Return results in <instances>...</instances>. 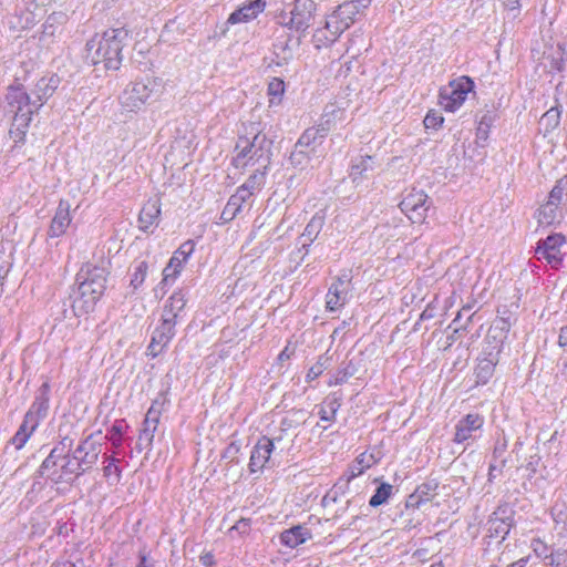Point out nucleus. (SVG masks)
<instances>
[{
  "label": "nucleus",
  "instance_id": "nucleus-1",
  "mask_svg": "<svg viewBox=\"0 0 567 567\" xmlns=\"http://www.w3.org/2000/svg\"><path fill=\"white\" fill-rule=\"evenodd\" d=\"M73 445L72 437H62L42 462L39 468L40 476L55 484L70 482L72 476L79 477L96 464L101 444L94 440V434L81 440L75 449Z\"/></svg>",
  "mask_w": 567,
  "mask_h": 567
},
{
  "label": "nucleus",
  "instance_id": "nucleus-2",
  "mask_svg": "<svg viewBox=\"0 0 567 567\" xmlns=\"http://www.w3.org/2000/svg\"><path fill=\"white\" fill-rule=\"evenodd\" d=\"M106 270L91 264H85L76 274L78 288L70 295L71 311L74 317H81L94 310L96 302L106 288Z\"/></svg>",
  "mask_w": 567,
  "mask_h": 567
},
{
  "label": "nucleus",
  "instance_id": "nucleus-3",
  "mask_svg": "<svg viewBox=\"0 0 567 567\" xmlns=\"http://www.w3.org/2000/svg\"><path fill=\"white\" fill-rule=\"evenodd\" d=\"M128 39L124 28L110 29L87 41L86 59L94 65L102 64L106 70H118L123 61V48Z\"/></svg>",
  "mask_w": 567,
  "mask_h": 567
},
{
  "label": "nucleus",
  "instance_id": "nucleus-4",
  "mask_svg": "<svg viewBox=\"0 0 567 567\" xmlns=\"http://www.w3.org/2000/svg\"><path fill=\"white\" fill-rule=\"evenodd\" d=\"M249 136H239L233 158V165L236 168H245L248 165L259 164L258 167L267 169L270 164L271 141L262 134L258 126L250 124Z\"/></svg>",
  "mask_w": 567,
  "mask_h": 567
},
{
  "label": "nucleus",
  "instance_id": "nucleus-5",
  "mask_svg": "<svg viewBox=\"0 0 567 567\" xmlns=\"http://www.w3.org/2000/svg\"><path fill=\"white\" fill-rule=\"evenodd\" d=\"M7 101L14 113L10 135L14 143L24 141L27 128L32 115L40 109L37 102H31L30 96L22 87H11L7 94Z\"/></svg>",
  "mask_w": 567,
  "mask_h": 567
},
{
  "label": "nucleus",
  "instance_id": "nucleus-6",
  "mask_svg": "<svg viewBox=\"0 0 567 567\" xmlns=\"http://www.w3.org/2000/svg\"><path fill=\"white\" fill-rule=\"evenodd\" d=\"M161 81L154 78H145L130 82L118 100L121 106L127 112H137L145 106L153 96H157Z\"/></svg>",
  "mask_w": 567,
  "mask_h": 567
},
{
  "label": "nucleus",
  "instance_id": "nucleus-7",
  "mask_svg": "<svg viewBox=\"0 0 567 567\" xmlns=\"http://www.w3.org/2000/svg\"><path fill=\"white\" fill-rule=\"evenodd\" d=\"M315 11L313 0H295L288 11L282 10L278 14V23L296 32H305L313 21Z\"/></svg>",
  "mask_w": 567,
  "mask_h": 567
},
{
  "label": "nucleus",
  "instance_id": "nucleus-8",
  "mask_svg": "<svg viewBox=\"0 0 567 567\" xmlns=\"http://www.w3.org/2000/svg\"><path fill=\"white\" fill-rule=\"evenodd\" d=\"M474 82L468 76H460L449 83L440 92V104L445 111L455 112L465 102L473 90Z\"/></svg>",
  "mask_w": 567,
  "mask_h": 567
},
{
  "label": "nucleus",
  "instance_id": "nucleus-9",
  "mask_svg": "<svg viewBox=\"0 0 567 567\" xmlns=\"http://www.w3.org/2000/svg\"><path fill=\"white\" fill-rule=\"evenodd\" d=\"M334 113H340L337 106L327 105L322 114V122L318 126L307 128L296 143V148H310V152H315L316 146L323 142L331 130L330 115Z\"/></svg>",
  "mask_w": 567,
  "mask_h": 567
},
{
  "label": "nucleus",
  "instance_id": "nucleus-10",
  "mask_svg": "<svg viewBox=\"0 0 567 567\" xmlns=\"http://www.w3.org/2000/svg\"><path fill=\"white\" fill-rule=\"evenodd\" d=\"M369 0H352L340 4L327 18L330 20V27L336 29L337 32L343 33L355 21V17L368 8Z\"/></svg>",
  "mask_w": 567,
  "mask_h": 567
},
{
  "label": "nucleus",
  "instance_id": "nucleus-11",
  "mask_svg": "<svg viewBox=\"0 0 567 567\" xmlns=\"http://www.w3.org/2000/svg\"><path fill=\"white\" fill-rule=\"evenodd\" d=\"M514 515L515 511L509 504L499 505L487 522L488 536L501 537L504 540L515 524Z\"/></svg>",
  "mask_w": 567,
  "mask_h": 567
},
{
  "label": "nucleus",
  "instance_id": "nucleus-12",
  "mask_svg": "<svg viewBox=\"0 0 567 567\" xmlns=\"http://www.w3.org/2000/svg\"><path fill=\"white\" fill-rule=\"evenodd\" d=\"M400 208L412 223H422L430 208L429 197L423 190L413 189L401 200Z\"/></svg>",
  "mask_w": 567,
  "mask_h": 567
},
{
  "label": "nucleus",
  "instance_id": "nucleus-13",
  "mask_svg": "<svg viewBox=\"0 0 567 567\" xmlns=\"http://www.w3.org/2000/svg\"><path fill=\"white\" fill-rule=\"evenodd\" d=\"M565 237L560 234L549 235L538 241L536 255L538 259H545L553 268H558L563 261L560 247L565 244Z\"/></svg>",
  "mask_w": 567,
  "mask_h": 567
},
{
  "label": "nucleus",
  "instance_id": "nucleus-14",
  "mask_svg": "<svg viewBox=\"0 0 567 567\" xmlns=\"http://www.w3.org/2000/svg\"><path fill=\"white\" fill-rule=\"evenodd\" d=\"M177 323L169 319L162 318L161 324L154 330L152 340L147 347V355L156 358L175 337V326Z\"/></svg>",
  "mask_w": 567,
  "mask_h": 567
},
{
  "label": "nucleus",
  "instance_id": "nucleus-15",
  "mask_svg": "<svg viewBox=\"0 0 567 567\" xmlns=\"http://www.w3.org/2000/svg\"><path fill=\"white\" fill-rule=\"evenodd\" d=\"M350 290V278L348 275L339 276L333 281L326 296V308L336 311L344 306Z\"/></svg>",
  "mask_w": 567,
  "mask_h": 567
},
{
  "label": "nucleus",
  "instance_id": "nucleus-16",
  "mask_svg": "<svg viewBox=\"0 0 567 567\" xmlns=\"http://www.w3.org/2000/svg\"><path fill=\"white\" fill-rule=\"evenodd\" d=\"M483 424L484 417L478 413L466 414L456 423L453 441L457 444H462L474 439V433L481 430Z\"/></svg>",
  "mask_w": 567,
  "mask_h": 567
},
{
  "label": "nucleus",
  "instance_id": "nucleus-17",
  "mask_svg": "<svg viewBox=\"0 0 567 567\" xmlns=\"http://www.w3.org/2000/svg\"><path fill=\"white\" fill-rule=\"evenodd\" d=\"M275 449L274 440L268 436H261L256 445L254 446L250 460H249V471L250 473H256L261 471L265 465L268 463L270 455Z\"/></svg>",
  "mask_w": 567,
  "mask_h": 567
},
{
  "label": "nucleus",
  "instance_id": "nucleus-18",
  "mask_svg": "<svg viewBox=\"0 0 567 567\" xmlns=\"http://www.w3.org/2000/svg\"><path fill=\"white\" fill-rule=\"evenodd\" d=\"M70 209L71 205L68 200L61 199L59 202L55 214L51 220V225L48 230L49 237L55 238L65 234L72 220Z\"/></svg>",
  "mask_w": 567,
  "mask_h": 567
},
{
  "label": "nucleus",
  "instance_id": "nucleus-19",
  "mask_svg": "<svg viewBox=\"0 0 567 567\" xmlns=\"http://www.w3.org/2000/svg\"><path fill=\"white\" fill-rule=\"evenodd\" d=\"M477 365L475 368L476 382L486 384L494 374L495 367L499 361V357L496 351L484 352L477 359Z\"/></svg>",
  "mask_w": 567,
  "mask_h": 567
},
{
  "label": "nucleus",
  "instance_id": "nucleus-20",
  "mask_svg": "<svg viewBox=\"0 0 567 567\" xmlns=\"http://www.w3.org/2000/svg\"><path fill=\"white\" fill-rule=\"evenodd\" d=\"M186 303L187 299L185 291L177 290L173 292L164 305L162 318L169 319V321L177 323L183 317Z\"/></svg>",
  "mask_w": 567,
  "mask_h": 567
},
{
  "label": "nucleus",
  "instance_id": "nucleus-21",
  "mask_svg": "<svg viewBox=\"0 0 567 567\" xmlns=\"http://www.w3.org/2000/svg\"><path fill=\"white\" fill-rule=\"evenodd\" d=\"M158 424V412L155 411L153 408H151L145 416V420L143 422V429L140 432L138 441H137V449L140 451L142 450H151L154 433L157 429Z\"/></svg>",
  "mask_w": 567,
  "mask_h": 567
},
{
  "label": "nucleus",
  "instance_id": "nucleus-22",
  "mask_svg": "<svg viewBox=\"0 0 567 567\" xmlns=\"http://www.w3.org/2000/svg\"><path fill=\"white\" fill-rule=\"evenodd\" d=\"M374 168V157L365 155L354 158L350 171V178L352 179V183H354L355 186L361 185L365 179L370 178Z\"/></svg>",
  "mask_w": 567,
  "mask_h": 567
},
{
  "label": "nucleus",
  "instance_id": "nucleus-23",
  "mask_svg": "<svg viewBox=\"0 0 567 567\" xmlns=\"http://www.w3.org/2000/svg\"><path fill=\"white\" fill-rule=\"evenodd\" d=\"M266 2L264 0H250L239 9L235 10L227 19V23L236 24L240 22H248L265 10Z\"/></svg>",
  "mask_w": 567,
  "mask_h": 567
},
{
  "label": "nucleus",
  "instance_id": "nucleus-24",
  "mask_svg": "<svg viewBox=\"0 0 567 567\" xmlns=\"http://www.w3.org/2000/svg\"><path fill=\"white\" fill-rule=\"evenodd\" d=\"M49 402L50 384L49 382H44L38 389L34 401L30 406L29 411L27 412L28 419H31V416L37 417L38 420L44 419L48 415Z\"/></svg>",
  "mask_w": 567,
  "mask_h": 567
},
{
  "label": "nucleus",
  "instance_id": "nucleus-25",
  "mask_svg": "<svg viewBox=\"0 0 567 567\" xmlns=\"http://www.w3.org/2000/svg\"><path fill=\"white\" fill-rule=\"evenodd\" d=\"M311 537L309 528L297 525L280 534V542L289 548H296Z\"/></svg>",
  "mask_w": 567,
  "mask_h": 567
},
{
  "label": "nucleus",
  "instance_id": "nucleus-26",
  "mask_svg": "<svg viewBox=\"0 0 567 567\" xmlns=\"http://www.w3.org/2000/svg\"><path fill=\"white\" fill-rule=\"evenodd\" d=\"M60 79L56 75L40 79L37 82L35 89L33 91L34 95L37 96V100H34L33 102H37V104L41 107L42 103L47 101L50 96H52V94L58 89Z\"/></svg>",
  "mask_w": 567,
  "mask_h": 567
},
{
  "label": "nucleus",
  "instance_id": "nucleus-27",
  "mask_svg": "<svg viewBox=\"0 0 567 567\" xmlns=\"http://www.w3.org/2000/svg\"><path fill=\"white\" fill-rule=\"evenodd\" d=\"M330 20L327 18L326 24L322 28H318L312 35V43L317 49L327 48L334 43L338 38L342 34L341 32H334L336 29L330 27Z\"/></svg>",
  "mask_w": 567,
  "mask_h": 567
},
{
  "label": "nucleus",
  "instance_id": "nucleus-28",
  "mask_svg": "<svg viewBox=\"0 0 567 567\" xmlns=\"http://www.w3.org/2000/svg\"><path fill=\"white\" fill-rule=\"evenodd\" d=\"M161 214L159 205L156 200L147 202L141 209L138 216L140 228L146 231L158 220Z\"/></svg>",
  "mask_w": 567,
  "mask_h": 567
},
{
  "label": "nucleus",
  "instance_id": "nucleus-29",
  "mask_svg": "<svg viewBox=\"0 0 567 567\" xmlns=\"http://www.w3.org/2000/svg\"><path fill=\"white\" fill-rule=\"evenodd\" d=\"M341 406V396L337 393L329 394L323 402L319 405L320 420L326 422H333L336 414Z\"/></svg>",
  "mask_w": 567,
  "mask_h": 567
},
{
  "label": "nucleus",
  "instance_id": "nucleus-30",
  "mask_svg": "<svg viewBox=\"0 0 567 567\" xmlns=\"http://www.w3.org/2000/svg\"><path fill=\"white\" fill-rule=\"evenodd\" d=\"M560 208L553 202H546L537 212V220L539 225L551 226L560 219Z\"/></svg>",
  "mask_w": 567,
  "mask_h": 567
},
{
  "label": "nucleus",
  "instance_id": "nucleus-31",
  "mask_svg": "<svg viewBox=\"0 0 567 567\" xmlns=\"http://www.w3.org/2000/svg\"><path fill=\"white\" fill-rule=\"evenodd\" d=\"M324 225V217L321 214H315L312 218L307 224L301 238L303 240L302 247L310 246L315 239L318 237L320 231L322 230V227Z\"/></svg>",
  "mask_w": 567,
  "mask_h": 567
},
{
  "label": "nucleus",
  "instance_id": "nucleus-32",
  "mask_svg": "<svg viewBox=\"0 0 567 567\" xmlns=\"http://www.w3.org/2000/svg\"><path fill=\"white\" fill-rule=\"evenodd\" d=\"M495 115L494 113L487 112L484 114L476 128V138L474 144L478 145L481 148H485L486 141L488 138L489 127L493 125Z\"/></svg>",
  "mask_w": 567,
  "mask_h": 567
},
{
  "label": "nucleus",
  "instance_id": "nucleus-33",
  "mask_svg": "<svg viewBox=\"0 0 567 567\" xmlns=\"http://www.w3.org/2000/svg\"><path fill=\"white\" fill-rule=\"evenodd\" d=\"M548 202H553L557 206L567 203V174L557 181L549 193Z\"/></svg>",
  "mask_w": 567,
  "mask_h": 567
},
{
  "label": "nucleus",
  "instance_id": "nucleus-34",
  "mask_svg": "<svg viewBox=\"0 0 567 567\" xmlns=\"http://www.w3.org/2000/svg\"><path fill=\"white\" fill-rule=\"evenodd\" d=\"M506 338L503 336L502 332H493L491 329L487 332V336L485 338V346L482 351L484 352H497V355L499 357L503 343Z\"/></svg>",
  "mask_w": 567,
  "mask_h": 567
},
{
  "label": "nucleus",
  "instance_id": "nucleus-35",
  "mask_svg": "<svg viewBox=\"0 0 567 567\" xmlns=\"http://www.w3.org/2000/svg\"><path fill=\"white\" fill-rule=\"evenodd\" d=\"M148 270V264L145 260H140L134 265V271L130 281V287L133 291L137 290L145 281Z\"/></svg>",
  "mask_w": 567,
  "mask_h": 567
},
{
  "label": "nucleus",
  "instance_id": "nucleus-36",
  "mask_svg": "<svg viewBox=\"0 0 567 567\" xmlns=\"http://www.w3.org/2000/svg\"><path fill=\"white\" fill-rule=\"evenodd\" d=\"M331 364V358L322 354L318 358L317 362L308 370L306 381L311 382L323 373Z\"/></svg>",
  "mask_w": 567,
  "mask_h": 567
},
{
  "label": "nucleus",
  "instance_id": "nucleus-37",
  "mask_svg": "<svg viewBox=\"0 0 567 567\" xmlns=\"http://www.w3.org/2000/svg\"><path fill=\"white\" fill-rule=\"evenodd\" d=\"M243 203L238 202L237 197L230 196L226 206L220 214L221 223H229L233 220L241 210Z\"/></svg>",
  "mask_w": 567,
  "mask_h": 567
},
{
  "label": "nucleus",
  "instance_id": "nucleus-38",
  "mask_svg": "<svg viewBox=\"0 0 567 567\" xmlns=\"http://www.w3.org/2000/svg\"><path fill=\"white\" fill-rule=\"evenodd\" d=\"M393 491V486L389 483H382L375 491V493L371 496L369 501V505L371 507H378L384 504L389 497L391 496Z\"/></svg>",
  "mask_w": 567,
  "mask_h": 567
},
{
  "label": "nucleus",
  "instance_id": "nucleus-39",
  "mask_svg": "<svg viewBox=\"0 0 567 567\" xmlns=\"http://www.w3.org/2000/svg\"><path fill=\"white\" fill-rule=\"evenodd\" d=\"M439 483L436 480H427L424 483L420 484L415 491L420 495L421 499L424 503L432 501L437 494Z\"/></svg>",
  "mask_w": 567,
  "mask_h": 567
},
{
  "label": "nucleus",
  "instance_id": "nucleus-40",
  "mask_svg": "<svg viewBox=\"0 0 567 567\" xmlns=\"http://www.w3.org/2000/svg\"><path fill=\"white\" fill-rule=\"evenodd\" d=\"M267 169L261 167H257L256 171L247 178L244 185L249 188L251 192L260 189L265 184V176Z\"/></svg>",
  "mask_w": 567,
  "mask_h": 567
},
{
  "label": "nucleus",
  "instance_id": "nucleus-41",
  "mask_svg": "<svg viewBox=\"0 0 567 567\" xmlns=\"http://www.w3.org/2000/svg\"><path fill=\"white\" fill-rule=\"evenodd\" d=\"M124 427L125 425L122 421H116L109 430L106 439L110 440L115 447H118L122 444Z\"/></svg>",
  "mask_w": 567,
  "mask_h": 567
},
{
  "label": "nucleus",
  "instance_id": "nucleus-42",
  "mask_svg": "<svg viewBox=\"0 0 567 567\" xmlns=\"http://www.w3.org/2000/svg\"><path fill=\"white\" fill-rule=\"evenodd\" d=\"M546 564L550 567H567V550L557 549L550 551Z\"/></svg>",
  "mask_w": 567,
  "mask_h": 567
},
{
  "label": "nucleus",
  "instance_id": "nucleus-43",
  "mask_svg": "<svg viewBox=\"0 0 567 567\" xmlns=\"http://www.w3.org/2000/svg\"><path fill=\"white\" fill-rule=\"evenodd\" d=\"M368 467H370V464L363 465V458H357V461L348 468L344 474L346 485H348L357 476L361 475Z\"/></svg>",
  "mask_w": 567,
  "mask_h": 567
},
{
  "label": "nucleus",
  "instance_id": "nucleus-44",
  "mask_svg": "<svg viewBox=\"0 0 567 567\" xmlns=\"http://www.w3.org/2000/svg\"><path fill=\"white\" fill-rule=\"evenodd\" d=\"M106 460L109 461V463L103 468L104 476L107 477V478L114 477V482L118 483L120 478H121V470L117 466L118 460L113 457V456L107 457Z\"/></svg>",
  "mask_w": 567,
  "mask_h": 567
},
{
  "label": "nucleus",
  "instance_id": "nucleus-45",
  "mask_svg": "<svg viewBox=\"0 0 567 567\" xmlns=\"http://www.w3.org/2000/svg\"><path fill=\"white\" fill-rule=\"evenodd\" d=\"M507 450V440L506 439H498L495 443L494 450H493V458L494 461H498L501 463V468L506 466V458H504V454Z\"/></svg>",
  "mask_w": 567,
  "mask_h": 567
},
{
  "label": "nucleus",
  "instance_id": "nucleus-46",
  "mask_svg": "<svg viewBox=\"0 0 567 567\" xmlns=\"http://www.w3.org/2000/svg\"><path fill=\"white\" fill-rule=\"evenodd\" d=\"M470 311H471V307L470 306L463 307L458 311L457 316L455 317V319L452 322V324L455 326V329H454L455 332H458L460 330H466L467 329V326L472 321V318H473L474 313L468 315L467 319H466V321L464 323H462V317H463L464 313H468Z\"/></svg>",
  "mask_w": 567,
  "mask_h": 567
},
{
  "label": "nucleus",
  "instance_id": "nucleus-47",
  "mask_svg": "<svg viewBox=\"0 0 567 567\" xmlns=\"http://www.w3.org/2000/svg\"><path fill=\"white\" fill-rule=\"evenodd\" d=\"M512 327V321L509 319H504V316L498 317L492 327L489 328L493 332H502L505 338H507V333Z\"/></svg>",
  "mask_w": 567,
  "mask_h": 567
},
{
  "label": "nucleus",
  "instance_id": "nucleus-48",
  "mask_svg": "<svg viewBox=\"0 0 567 567\" xmlns=\"http://www.w3.org/2000/svg\"><path fill=\"white\" fill-rule=\"evenodd\" d=\"M443 122H444L443 116L436 112H429L423 121L424 126L426 128H433V130L441 127Z\"/></svg>",
  "mask_w": 567,
  "mask_h": 567
},
{
  "label": "nucleus",
  "instance_id": "nucleus-49",
  "mask_svg": "<svg viewBox=\"0 0 567 567\" xmlns=\"http://www.w3.org/2000/svg\"><path fill=\"white\" fill-rule=\"evenodd\" d=\"M39 425V420L37 417L31 416V419H28V413H25L23 417V422L19 426L18 431L21 433L28 434V436H31V434L35 431V429Z\"/></svg>",
  "mask_w": 567,
  "mask_h": 567
},
{
  "label": "nucleus",
  "instance_id": "nucleus-50",
  "mask_svg": "<svg viewBox=\"0 0 567 567\" xmlns=\"http://www.w3.org/2000/svg\"><path fill=\"white\" fill-rule=\"evenodd\" d=\"M532 548L537 557L543 558L544 560H547L550 553H549V548L546 543H544L539 538L533 539Z\"/></svg>",
  "mask_w": 567,
  "mask_h": 567
},
{
  "label": "nucleus",
  "instance_id": "nucleus-51",
  "mask_svg": "<svg viewBox=\"0 0 567 567\" xmlns=\"http://www.w3.org/2000/svg\"><path fill=\"white\" fill-rule=\"evenodd\" d=\"M560 114L557 110H548L540 118L542 123H545L547 128H555L559 124Z\"/></svg>",
  "mask_w": 567,
  "mask_h": 567
},
{
  "label": "nucleus",
  "instance_id": "nucleus-52",
  "mask_svg": "<svg viewBox=\"0 0 567 567\" xmlns=\"http://www.w3.org/2000/svg\"><path fill=\"white\" fill-rule=\"evenodd\" d=\"M195 244L193 240H187L179 246V248L174 252L173 256H177L183 261H186L188 257L194 252Z\"/></svg>",
  "mask_w": 567,
  "mask_h": 567
},
{
  "label": "nucleus",
  "instance_id": "nucleus-53",
  "mask_svg": "<svg viewBox=\"0 0 567 567\" xmlns=\"http://www.w3.org/2000/svg\"><path fill=\"white\" fill-rule=\"evenodd\" d=\"M178 260L177 256H172L169 259V262L163 270V279L159 284V286L164 287L168 284L169 280H174L178 275H172L175 266V261Z\"/></svg>",
  "mask_w": 567,
  "mask_h": 567
},
{
  "label": "nucleus",
  "instance_id": "nucleus-54",
  "mask_svg": "<svg viewBox=\"0 0 567 567\" xmlns=\"http://www.w3.org/2000/svg\"><path fill=\"white\" fill-rule=\"evenodd\" d=\"M310 151H306L303 148H296L292 151L291 155H290V162L292 165L295 166H302L303 165V161L306 158H308V155H309Z\"/></svg>",
  "mask_w": 567,
  "mask_h": 567
},
{
  "label": "nucleus",
  "instance_id": "nucleus-55",
  "mask_svg": "<svg viewBox=\"0 0 567 567\" xmlns=\"http://www.w3.org/2000/svg\"><path fill=\"white\" fill-rule=\"evenodd\" d=\"M285 92V82L280 79H272L268 85V93L272 96H281Z\"/></svg>",
  "mask_w": 567,
  "mask_h": 567
},
{
  "label": "nucleus",
  "instance_id": "nucleus-56",
  "mask_svg": "<svg viewBox=\"0 0 567 567\" xmlns=\"http://www.w3.org/2000/svg\"><path fill=\"white\" fill-rule=\"evenodd\" d=\"M473 148H468V152H465V155L473 162H483L486 157L485 148H481L478 145L474 144Z\"/></svg>",
  "mask_w": 567,
  "mask_h": 567
},
{
  "label": "nucleus",
  "instance_id": "nucleus-57",
  "mask_svg": "<svg viewBox=\"0 0 567 567\" xmlns=\"http://www.w3.org/2000/svg\"><path fill=\"white\" fill-rule=\"evenodd\" d=\"M254 192L247 188L244 184L239 186L233 197H237L238 202L246 203L251 196Z\"/></svg>",
  "mask_w": 567,
  "mask_h": 567
},
{
  "label": "nucleus",
  "instance_id": "nucleus-58",
  "mask_svg": "<svg viewBox=\"0 0 567 567\" xmlns=\"http://www.w3.org/2000/svg\"><path fill=\"white\" fill-rule=\"evenodd\" d=\"M424 503L423 499H421L420 495L416 491H414L406 499L405 507L406 509H415L419 508Z\"/></svg>",
  "mask_w": 567,
  "mask_h": 567
},
{
  "label": "nucleus",
  "instance_id": "nucleus-59",
  "mask_svg": "<svg viewBox=\"0 0 567 567\" xmlns=\"http://www.w3.org/2000/svg\"><path fill=\"white\" fill-rule=\"evenodd\" d=\"M29 437L30 436H28V434L17 431V433L11 439V444H13L17 450H20L25 445Z\"/></svg>",
  "mask_w": 567,
  "mask_h": 567
},
{
  "label": "nucleus",
  "instance_id": "nucleus-60",
  "mask_svg": "<svg viewBox=\"0 0 567 567\" xmlns=\"http://www.w3.org/2000/svg\"><path fill=\"white\" fill-rule=\"evenodd\" d=\"M251 519L250 518H240L233 527L231 529L237 530L240 534L248 533L250 528Z\"/></svg>",
  "mask_w": 567,
  "mask_h": 567
},
{
  "label": "nucleus",
  "instance_id": "nucleus-61",
  "mask_svg": "<svg viewBox=\"0 0 567 567\" xmlns=\"http://www.w3.org/2000/svg\"><path fill=\"white\" fill-rule=\"evenodd\" d=\"M353 374V371H349L348 368L346 369H340L337 373V377L334 379V382L333 384H341L343 382L347 381V379L349 377H351ZM330 385L332 384V382L329 383Z\"/></svg>",
  "mask_w": 567,
  "mask_h": 567
},
{
  "label": "nucleus",
  "instance_id": "nucleus-62",
  "mask_svg": "<svg viewBox=\"0 0 567 567\" xmlns=\"http://www.w3.org/2000/svg\"><path fill=\"white\" fill-rule=\"evenodd\" d=\"M136 567H155L154 563L148 559L147 554L144 550L138 553V564Z\"/></svg>",
  "mask_w": 567,
  "mask_h": 567
},
{
  "label": "nucleus",
  "instance_id": "nucleus-63",
  "mask_svg": "<svg viewBox=\"0 0 567 567\" xmlns=\"http://www.w3.org/2000/svg\"><path fill=\"white\" fill-rule=\"evenodd\" d=\"M539 456L537 454L535 455H530L529 457V462L527 463L526 467L527 470H529L532 473H535L536 472V467L538 465V462H539Z\"/></svg>",
  "mask_w": 567,
  "mask_h": 567
},
{
  "label": "nucleus",
  "instance_id": "nucleus-64",
  "mask_svg": "<svg viewBox=\"0 0 567 567\" xmlns=\"http://www.w3.org/2000/svg\"><path fill=\"white\" fill-rule=\"evenodd\" d=\"M558 343L560 347L567 346V324L565 327H563L560 330Z\"/></svg>",
  "mask_w": 567,
  "mask_h": 567
}]
</instances>
